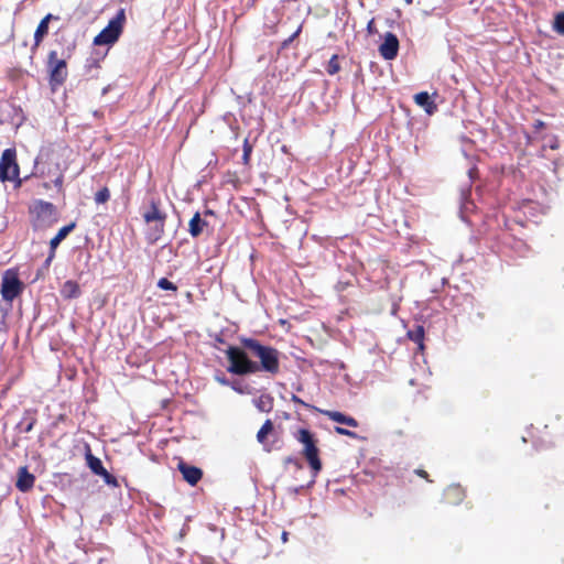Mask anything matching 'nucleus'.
<instances>
[{
    "instance_id": "f257e3e1",
    "label": "nucleus",
    "mask_w": 564,
    "mask_h": 564,
    "mask_svg": "<svg viewBox=\"0 0 564 564\" xmlns=\"http://www.w3.org/2000/svg\"><path fill=\"white\" fill-rule=\"evenodd\" d=\"M241 346H229L226 356L229 361L228 371L245 376L260 371L275 376L280 372V351L271 346L262 345L254 338H241Z\"/></svg>"
},
{
    "instance_id": "f03ea898",
    "label": "nucleus",
    "mask_w": 564,
    "mask_h": 564,
    "mask_svg": "<svg viewBox=\"0 0 564 564\" xmlns=\"http://www.w3.org/2000/svg\"><path fill=\"white\" fill-rule=\"evenodd\" d=\"M145 223L144 237L150 245L156 243L165 234L167 215L161 208L159 199H151L149 206L142 212Z\"/></svg>"
},
{
    "instance_id": "7ed1b4c3",
    "label": "nucleus",
    "mask_w": 564,
    "mask_h": 564,
    "mask_svg": "<svg viewBox=\"0 0 564 564\" xmlns=\"http://www.w3.org/2000/svg\"><path fill=\"white\" fill-rule=\"evenodd\" d=\"M294 438L303 445L302 455L308 463L314 475L322 470V462L319 459L318 438L307 429H299L294 433Z\"/></svg>"
},
{
    "instance_id": "20e7f679",
    "label": "nucleus",
    "mask_w": 564,
    "mask_h": 564,
    "mask_svg": "<svg viewBox=\"0 0 564 564\" xmlns=\"http://www.w3.org/2000/svg\"><path fill=\"white\" fill-rule=\"evenodd\" d=\"M70 57V53H63L62 57H58L56 51H51L47 55V69L50 73V85L52 88L61 86L65 83L67 72V59Z\"/></svg>"
},
{
    "instance_id": "39448f33",
    "label": "nucleus",
    "mask_w": 564,
    "mask_h": 564,
    "mask_svg": "<svg viewBox=\"0 0 564 564\" xmlns=\"http://www.w3.org/2000/svg\"><path fill=\"white\" fill-rule=\"evenodd\" d=\"M126 22L124 9H120L116 17L112 18L108 25L104 28L94 39L95 45H111L118 41Z\"/></svg>"
},
{
    "instance_id": "423d86ee",
    "label": "nucleus",
    "mask_w": 564,
    "mask_h": 564,
    "mask_svg": "<svg viewBox=\"0 0 564 564\" xmlns=\"http://www.w3.org/2000/svg\"><path fill=\"white\" fill-rule=\"evenodd\" d=\"M34 228H46L57 221L56 207L42 199L35 200L30 207Z\"/></svg>"
},
{
    "instance_id": "0eeeda50",
    "label": "nucleus",
    "mask_w": 564,
    "mask_h": 564,
    "mask_svg": "<svg viewBox=\"0 0 564 564\" xmlns=\"http://www.w3.org/2000/svg\"><path fill=\"white\" fill-rule=\"evenodd\" d=\"M20 169L15 149H6L0 159V181L12 182L19 178Z\"/></svg>"
},
{
    "instance_id": "6e6552de",
    "label": "nucleus",
    "mask_w": 564,
    "mask_h": 564,
    "mask_svg": "<svg viewBox=\"0 0 564 564\" xmlns=\"http://www.w3.org/2000/svg\"><path fill=\"white\" fill-rule=\"evenodd\" d=\"M23 291V283L17 272L8 270L2 276L1 295L7 302H12Z\"/></svg>"
},
{
    "instance_id": "1a4fd4ad",
    "label": "nucleus",
    "mask_w": 564,
    "mask_h": 564,
    "mask_svg": "<svg viewBox=\"0 0 564 564\" xmlns=\"http://www.w3.org/2000/svg\"><path fill=\"white\" fill-rule=\"evenodd\" d=\"M257 441L262 445L263 451L270 453L278 448V433L271 420H265L257 433Z\"/></svg>"
},
{
    "instance_id": "9d476101",
    "label": "nucleus",
    "mask_w": 564,
    "mask_h": 564,
    "mask_svg": "<svg viewBox=\"0 0 564 564\" xmlns=\"http://www.w3.org/2000/svg\"><path fill=\"white\" fill-rule=\"evenodd\" d=\"M399 52V40L395 34L392 32H387L384 34L383 42L379 46L380 55L387 59L391 61L398 56Z\"/></svg>"
},
{
    "instance_id": "9b49d317",
    "label": "nucleus",
    "mask_w": 564,
    "mask_h": 564,
    "mask_svg": "<svg viewBox=\"0 0 564 564\" xmlns=\"http://www.w3.org/2000/svg\"><path fill=\"white\" fill-rule=\"evenodd\" d=\"M204 216H215V213L212 209H206L204 212ZM209 226V223L206 218H202L200 214L197 212L194 214L192 219L188 223V232L193 238L199 237L204 230Z\"/></svg>"
},
{
    "instance_id": "f8f14e48",
    "label": "nucleus",
    "mask_w": 564,
    "mask_h": 564,
    "mask_svg": "<svg viewBox=\"0 0 564 564\" xmlns=\"http://www.w3.org/2000/svg\"><path fill=\"white\" fill-rule=\"evenodd\" d=\"M177 469L183 476V479L191 486L197 485L203 478V470L196 466L189 465L184 460H180Z\"/></svg>"
},
{
    "instance_id": "ddd939ff",
    "label": "nucleus",
    "mask_w": 564,
    "mask_h": 564,
    "mask_svg": "<svg viewBox=\"0 0 564 564\" xmlns=\"http://www.w3.org/2000/svg\"><path fill=\"white\" fill-rule=\"evenodd\" d=\"M35 476L31 474L26 466H22L18 469V479L15 487L21 492H28L34 487Z\"/></svg>"
},
{
    "instance_id": "4468645a",
    "label": "nucleus",
    "mask_w": 564,
    "mask_h": 564,
    "mask_svg": "<svg viewBox=\"0 0 564 564\" xmlns=\"http://www.w3.org/2000/svg\"><path fill=\"white\" fill-rule=\"evenodd\" d=\"M323 415L328 417L329 420L345 424L350 427H358L359 423L358 421L349 415H346L339 411H333V410H318Z\"/></svg>"
},
{
    "instance_id": "2eb2a0df",
    "label": "nucleus",
    "mask_w": 564,
    "mask_h": 564,
    "mask_svg": "<svg viewBox=\"0 0 564 564\" xmlns=\"http://www.w3.org/2000/svg\"><path fill=\"white\" fill-rule=\"evenodd\" d=\"M53 19H58L57 17H54L53 14L48 13L46 14L39 23L35 32H34V44H33V50L37 48L43 39L47 35L48 33V23L51 20Z\"/></svg>"
},
{
    "instance_id": "dca6fc26",
    "label": "nucleus",
    "mask_w": 564,
    "mask_h": 564,
    "mask_svg": "<svg viewBox=\"0 0 564 564\" xmlns=\"http://www.w3.org/2000/svg\"><path fill=\"white\" fill-rule=\"evenodd\" d=\"M80 286L79 284L74 280H67L63 283L61 288V295L65 300H72L77 299L80 295Z\"/></svg>"
},
{
    "instance_id": "f3484780",
    "label": "nucleus",
    "mask_w": 564,
    "mask_h": 564,
    "mask_svg": "<svg viewBox=\"0 0 564 564\" xmlns=\"http://www.w3.org/2000/svg\"><path fill=\"white\" fill-rule=\"evenodd\" d=\"M414 101L417 106L424 108V110L432 115L436 110V104L431 100V97L427 91H421L414 96Z\"/></svg>"
},
{
    "instance_id": "a211bd4d",
    "label": "nucleus",
    "mask_w": 564,
    "mask_h": 564,
    "mask_svg": "<svg viewBox=\"0 0 564 564\" xmlns=\"http://www.w3.org/2000/svg\"><path fill=\"white\" fill-rule=\"evenodd\" d=\"M41 175L42 176H54V180H53L54 186L56 187L58 193L64 195V187H63V184H64V173L61 170L58 164H56V166L54 167V171H52L51 169H48L47 172L42 170L41 171Z\"/></svg>"
},
{
    "instance_id": "6ab92c4d",
    "label": "nucleus",
    "mask_w": 564,
    "mask_h": 564,
    "mask_svg": "<svg viewBox=\"0 0 564 564\" xmlns=\"http://www.w3.org/2000/svg\"><path fill=\"white\" fill-rule=\"evenodd\" d=\"M75 226V223H70L69 225L62 227L58 232L51 239L50 249L55 251L57 246L69 235Z\"/></svg>"
},
{
    "instance_id": "aec40b11",
    "label": "nucleus",
    "mask_w": 564,
    "mask_h": 564,
    "mask_svg": "<svg viewBox=\"0 0 564 564\" xmlns=\"http://www.w3.org/2000/svg\"><path fill=\"white\" fill-rule=\"evenodd\" d=\"M424 327L422 325H415L414 328L408 330V338L417 344L419 349H424Z\"/></svg>"
},
{
    "instance_id": "412c9836",
    "label": "nucleus",
    "mask_w": 564,
    "mask_h": 564,
    "mask_svg": "<svg viewBox=\"0 0 564 564\" xmlns=\"http://www.w3.org/2000/svg\"><path fill=\"white\" fill-rule=\"evenodd\" d=\"M86 462L88 467L95 475L99 476L100 474H104V470L106 468L104 467L101 460L91 454L90 449H88V452L86 453Z\"/></svg>"
},
{
    "instance_id": "4be33fe9",
    "label": "nucleus",
    "mask_w": 564,
    "mask_h": 564,
    "mask_svg": "<svg viewBox=\"0 0 564 564\" xmlns=\"http://www.w3.org/2000/svg\"><path fill=\"white\" fill-rule=\"evenodd\" d=\"M444 495L448 502L453 503H459L464 498V491L459 486L448 487Z\"/></svg>"
},
{
    "instance_id": "5701e85b",
    "label": "nucleus",
    "mask_w": 564,
    "mask_h": 564,
    "mask_svg": "<svg viewBox=\"0 0 564 564\" xmlns=\"http://www.w3.org/2000/svg\"><path fill=\"white\" fill-rule=\"evenodd\" d=\"M272 405L273 399L270 395H261L256 402V406L262 412H270Z\"/></svg>"
},
{
    "instance_id": "b1692460",
    "label": "nucleus",
    "mask_w": 564,
    "mask_h": 564,
    "mask_svg": "<svg viewBox=\"0 0 564 564\" xmlns=\"http://www.w3.org/2000/svg\"><path fill=\"white\" fill-rule=\"evenodd\" d=\"M340 70V64L338 59V55L334 54L330 59L328 61V64L326 66V72L329 75H335Z\"/></svg>"
},
{
    "instance_id": "393cba45",
    "label": "nucleus",
    "mask_w": 564,
    "mask_h": 564,
    "mask_svg": "<svg viewBox=\"0 0 564 564\" xmlns=\"http://www.w3.org/2000/svg\"><path fill=\"white\" fill-rule=\"evenodd\" d=\"M242 148H243L242 163L248 166L250 164L251 153H252L253 147L249 142L248 139H245Z\"/></svg>"
},
{
    "instance_id": "a878e982",
    "label": "nucleus",
    "mask_w": 564,
    "mask_h": 564,
    "mask_svg": "<svg viewBox=\"0 0 564 564\" xmlns=\"http://www.w3.org/2000/svg\"><path fill=\"white\" fill-rule=\"evenodd\" d=\"M35 423H36V417L34 415H29V416L23 417V420L20 423V426L22 427V431L24 433H29L33 430Z\"/></svg>"
},
{
    "instance_id": "bb28decb",
    "label": "nucleus",
    "mask_w": 564,
    "mask_h": 564,
    "mask_svg": "<svg viewBox=\"0 0 564 564\" xmlns=\"http://www.w3.org/2000/svg\"><path fill=\"white\" fill-rule=\"evenodd\" d=\"M110 198V192L108 189V187H102L101 189H99L96 194H95V202L97 204H105L109 200Z\"/></svg>"
},
{
    "instance_id": "cd10ccee",
    "label": "nucleus",
    "mask_w": 564,
    "mask_h": 564,
    "mask_svg": "<svg viewBox=\"0 0 564 564\" xmlns=\"http://www.w3.org/2000/svg\"><path fill=\"white\" fill-rule=\"evenodd\" d=\"M553 29L564 35V12H560L554 18Z\"/></svg>"
},
{
    "instance_id": "c85d7f7f",
    "label": "nucleus",
    "mask_w": 564,
    "mask_h": 564,
    "mask_svg": "<svg viewBox=\"0 0 564 564\" xmlns=\"http://www.w3.org/2000/svg\"><path fill=\"white\" fill-rule=\"evenodd\" d=\"M158 286L160 289L166 290V291H174V292L177 291V286L173 282H171L170 280H167L166 278H161L158 281Z\"/></svg>"
},
{
    "instance_id": "c756f323",
    "label": "nucleus",
    "mask_w": 564,
    "mask_h": 564,
    "mask_svg": "<svg viewBox=\"0 0 564 564\" xmlns=\"http://www.w3.org/2000/svg\"><path fill=\"white\" fill-rule=\"evenodd\" d=\"M100 477H102L104 481L107 484V485H110V486H113V487H118V481H117V478L111 475L107 469L104 470V474H100L99 475Z\"/></svg>"
},
{
    "instance_id": "7c9ffc66",
    "label": "nucleus",
    "mask_w": 564,
    "mask_h": 564,
    "mask_svg": "<svg viewBox=\"0 0 564 564\" xmlns=\"http://www.w3.org/2000/svg\"><path fill=\"white\" fill-rule=\"evenodd\" d=\"M519 254H524L529 247L523 240H514V245L511 246Z\"/></svg>"
},
{
    "instance_id": "2f4dec72",
    "label": "nucleus",
    "mask_w": 564,
    "mask_h": 564,
    "mask_svg": "<svg viewBox=\"0 0 564 564\" xmlns=\"http://www.w3.org/2000/svg\"><path fill=\"white\" fill-rule=\"evenodd\" d=\"M335 432L338 434V435H344V436H348L350 438H357L358 435L350 431V430H347V429H344V427H340V426H335Z\"/></svg>"
},
{
    "instance_id": "473e14b6",
    "label": "nucleus",
    "mask_w": 564,
    "mask_h": 564,
    "mask_svg": "<svg viewBox=\"0 0 564 564\" xmlns=\"http://www.w3.org/2000/svg\"><path fill=\"white\" fill-rule=\"evenodd\" d=\"M54 258H55V251H54V250H52V249H50V253H48V256H47L46 260H45V261H44V263H43V269H44L45 271H47V270L50 269L51 263H52V261H53V259H54Z\"/></svg>"
},
{
    "instance_id": "72a5a7b5",
    "label": "nucleus",
    "mask_w": 564,
    "mask_h": 564,
    "mask_svg": "<svg viewBox=\"0 0 564 564\" xmlns=\"http://www.w3.org/2000/svg\"><path fill=\"white\" fill-rule=\"evenodd\" d=\"M291 401L293 403H296V404H300L302 406H305V408H312L310 404H307L306 402H304L301 398H299L297 395L295 394H292L291 397Z\"/></svg>"
},
{
    "instance_id": "f704fd0d",
    "label": "nucleus",
    "mask_w": 564,
    "mask_h": 564,
    "mask_svg": "<svg viewBox=\"0 0 564 564\" xmlns=\"http://www.w3.org/2000/svg\"><path fill=\"white\" fill-rule=\"evenodd\" d=\"M533 128H534V130H535V131H539V130H541V129L545 128V122H544V121H542V120H539V119H538V120H535V122L533 123Z\"/></svg>"
},
{
    "instance_id": "c9c22d12",
    "label": "nucleus",
    "mask_w": 564,
    "mask_h": 564,
    "mask_svg": "<svg viewBox=\"0 0 564 564\" xmlns=\"http://www.w3.org/2000/svg\"><path fill=\"white\" fill-rule=\"evenodd\" d=\"M415 474L424 479H426L427 481H431L429 479V474L424 470V469H415Z\"/></svg>"
},
{
    "instance_id": "e433bc0d",
    "label": "nucleus",
    "mask_w": 564,
    "mask_h": 564,
    "mask_svg": "<svg viewBox=\"0 0 564 564\" xmlns=\"http://www.w3.org/2000/svg\"><path fill=\"white\" fill-rule=\"evenodd\" d=\"M368 32L373 33L375 32V23L373 20H371L367 25Z\"/></svg>"
},
{
    "instance_id": "4c0bfd02",
    "label": "nucleus",
    "mask_w": 564,
    "mask_h": 564,
    "mask_svg": "<svg viewBox=\"0 0 564 564\" xmlns=\"http://www.w3.org/2000/svg\"><path fill=\"white\" fill-rule=\"evenodd\" d=\"M44 158H45L46 160H48V159H50V151H48V150H47V151H43V152H41L40 159H41V160H43Z\"/></svg>"
},
{
    "instance_id": "58836bf2",
    "label": "nucleus",
    "mask_w": 564,
    "mask_h": 564,
    "mask_svg": "<svg viewBox=\"0 0 564 564\" xmlns=\"http://www.w3.org/2000/svg\"><path fill=\"white\" fill-rule=\"evenodd\" d=\"M288 535H289V533L286 531L282 532V540H283V542L288 541Z\"/></svg>"
},
{
    "instance_id": "ea45409f",
    "label": "nucleus",
    "mask_w": 564,
    "mask_h": 564,
    "mask_svg": "<svg viewBox=\"0 0 564 564\" xmlns=\"http://www.w3.org/2000/svg\"><path fill=\"white\" fill-rule=\"evenodd\" d=\"M43 187H44L45 189H48V188L51 187V185H50V183L45 182V183H43Z\"/></svg>"
},
{
    "instance_id": "a19ab883",
    "label": "nucleus",
    "mask_w": 564,
    "mask_h": 564,
    "mask_svg": "<svg viewBox=\"0 0 564 564\" xmlns=\"http://www.w3.org/2000/svg\"><path fill=\"white\" fill-rule=\"evenodd\" d=\"M292 462H293V459H292L291 457H289V458L286 459V463H292Z\"/></svg>"
},
{
    "instance_id": "79ce46f5",
    "label": "nucleus",
    "mask_w": 564,
    "mask_h": 564,
    "mask_svg": "<svg viewBox=\"0 0 564 564\" xmlns=\"http://www.w3.org/2000/svg\"><path fill=\"white\" fill-rule=\"evenodd\" d=\"M406 2H408V3H411V2H412V0H406Z\"/></svg>"
}]
</instances>
